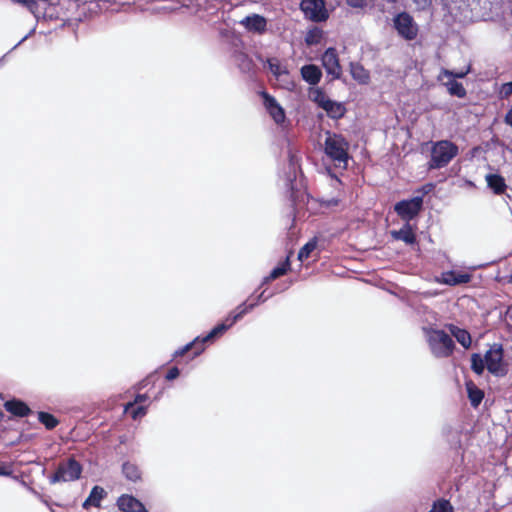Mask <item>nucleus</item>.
<instances>
[{"mask_svg": "<svg viewBox=\"0 0 512 512\" xmlns=\"http://www.w3.org/2000/svg\"><path fill=\"white\" fill-rule=\"evenodd\" d=\"M432 354L436 358H447L454 352L452 337L442 329L424 326L422 328Z\"/></svg>", "mask_w": 512, "mask_h": 512, "instance_id": "nucleus-1", "label": "nucleus"}, {"mask_svg": "<svg viewBox=\"0 0 512 512\" xmlns=\"http://www.w3.org/2000/svg\"><path fill=\"white\" fill-rule=\"evenodd\" d=\"M324 154L331 161L337 162L339 165L343 164V169H347L348 161L351 158L349 142L343 135L327 131L324 141Z\"/></svg>", "mask_w": 512, "mask_h": 512, "instance_id": "nucleus-2", "label": "nucleus"}, {"mask_svg": "<svg viewBox=\"0 0 512 512\" xmlns=\"http://www.w3.org/2000/svg\"><path fill=\"white\" fill-rule=\"evenodd\" d=\"M458 153V146L450 140L432 142L428 169L435 170L446 167Z\"/></svg>", "mask_w": 512, "mask_h": 512, "instance_id": "nucleus-3", "label": "nucleus"}, {"mask_svg": "<svg viewBox=\"0 0 512 512\" xmlns=\"http://www.w3.org/2000/svg\"><path fill=\"white\" fill-rule=\"evenodd\" d=\"M301 172L300 158L291 150H288V167L285 171L284 184L287 196L291 202L293 221L295 220V207L299 201L300 190L297 187V174Z\"/></svg>", "mask_w": 512, "mask_h": 512, "instance_id": "nucleus-4", "label": "nucleus"}, {"mask_svg": "<svg viewBox=\"0 0 512 512\" xmlns=\"http://www.w3.org/2000/svg\"><path fill=\"white\" fill-rule=\"evenodd\" d=\"M82 471L81 463L74 456H70L58 464L55 472L49 476V482L50 484H56L76 481L80 479Z\"/></svg>", "mask_w": 512, "mask_h": 512, "instance_id": "nucleus-5", "label": "nucleus"}, {"mask_svg": "<svg viewBox=\"0 0 512 512\" xmlns=\"http://www.w3.org/2000/svg\"><path fill=\"white\" fill-rule=\"evenodd\" d=\"M486 369L495 377H505L509 372L508 363L504 359V348L500 343H494L486 351Z\"/></svg>", "mask_w": 512, "mask_h": 512, "instance_id": "nucleus-6", "label": "nucleus"}, {"mask_svg": "<svg viewBox=\"0 0 512 512\" xmlns=\"http://www.w3.org/2000/svg\"><path fill=\"white\" fill-rule=\"evenodd\" d=\"M423 209L424 205L420 197L401 199L394 204L395 213L405 222L416 219Z\"/></svg>", "mask_w": 512, "mask_h": 512, "instance_id": "nucleus-7", "label": "nucleus"}, {"mask_svg": "<svg viewBox=\"0 0 512 512\" xmlns=\"http://www.w3.org/2000/svg\"><path fill=\"white\" fill-rule=\"evenodd\" d=\"M393 27L398 35L407 41L414 40L417 37L418 25L406 11H401L394 16Z\"/></svg>", "mask_w": 512, "mask_h": 512, "instance_id": "nucleus-8", "label": "nucleus"}, {"mask_svg": "<svg viewBox=\"0 0 512 512\" xmlns=\"http://www.w3.org/2000/svg\"><path fill=\"white\" fill-rule=\"evenodd\" d=\"M300 10L307 19L315 23L324 22L329 18L324 0H301Z\"/></svg>", "mask_w": 512, "mask_h": 512, "instance_id": "nucleus-9", "label": "nucleus"}, {"mask_svg": "<svg viewBox=\"0 0 512 512\" xmlns=\"http://www.w3.org/2000/svg\"><path fill=\"white\" fill-rule=\"evenodd\" d=\"M321 63L327 75L331 76L330 81L338 80L342 75L338 52L335 47H328L321 56Z\"/></svg>", "mask_w": 512, "mask_h": 512, "instance_id": "nucleus-10", "label": "nucleus"}, {"mask_svg": "<svg viewBox=\"0 0 512 512\" xmlns=\"http://www.w3.org/2000/svg\"><path fill=\"white\" fill-rule=\"evenodd\" d=\"M260 96L263 100V105L267 113L271 116L274 122L276 124H282L286 119L284 108L279 104L276 98L266 90H262L260 92Z\"/></svg>", "mask_w": 512, "mask_h": 512, "instance_id": "nucleus-11", "label": "nucleus"}, {"mask_svg": "<svg viewBox=\"0 0 512 512\" xmlns=\"http://www.w3.org/2000/svg\"><path fill=\"white\" fill-rule=\"evenodd\" d=\"M230 53L233 63L242 74L249 76L255 74V63L245 51L234 49L233 51H230Z\"/></svg>", "mask_w": 512, "mask_h": 512, "instance_id": "nucleus-12", "label": "nucleus"}, {"mask_svg": "<svg viewBox=\"0 0 512 512\" xmlns=\"http://www.w3.org/2000/svg\"><path fill=\"white\" fill-rule=\"evenodd\" d=\"M118 509L122 512H148L145 505L135 496L122 494L116 502Z\"/></svg>", "mask_w": 512, "mask_h": 512, "instance_id": "nucleus-13", "label": "nucleus"}, {"mask_svg": "<svg viewBox=\"0 0 512 512\" xmlns=\"http://www.w3.org/2000/svg\"><path fill=\"white\" fill-rule=\"evenodd\" d=\"M245 29L256 34H264L267 31V19L259 14H251L240 21Z\"/></svg>", "mask_w": 512, "mask_h": 512, "instance_id": "nucleus-14", "label": "nucleus"}, {"mask_svg": "<svg viewBox=\"0 0 512 512\" xmlns=\"http://www.w3.org/2000/svg\"><path fill=\"white\" fill-rule=\"evenodd\" d=\"M4 408L15 417L24 418L32 413L27 403L19 398H12L4 402Z\"/></svg>", "mask_w": 512, "mask_h": 512, "instance_id": "nucleus-15", "label": "nucleus"}, {"mask_svg": "<svg viewBox=\"0 0 512 512\" xmlns=\"http://www.w3.org/2000/svg\"><path fill=\"white\" fill-rule=\"evenodd\" d=\"M300 74L303 81L310 86H316L323 76L322 70L315 64H305L300 68Z\"/></svg>", "mask_w": 512, "mask_h": 512, "instance_id": "nucleus-16", "label": "nucleus"}, {"mask_svg": "<svg viewBox=\"0 0 512 512\" xmlns=\"http://www.w3.org/2000/svg\"><path fill=\"white\" fill-rule=\"evenodd\" d=\"M203 345L204 344H201V336H197L191 342H189L186 345L175 350L173 353L172 360L177 357L184 356L186 353H188L192 349H194V350L192 352L191 358L194 359V358L198 357L204 351L205 348Z\"/></svg>", "mask_w": 512, "mask_h": 512, "instance_id": "nucleus-17", "label": "nucleus"}, {"mask_svg": "<svg viewBox=\"0 0 512 512\" xmlns=\"http://www.w3.org/2000/svg\"><path fill=\"white\" fill-rule=\"evenodd\" d=\"M391 236L395 240H401L405 244L413 245L417 241V237L410 222H405V224L399 230H392Z\"/></svg>", "mask_w": 512, "mask_h": 512, "instance_id": "nucleus-18", "label": "nucleus"}, {"mask_svg": "<svg viewBox=\"0 0 512 512\" xmlns=\"http://www.w3.org/2000/svg\"><path fill=\"white\" fill-rule=\"evenodd\" d=\"M107 496L105 489L99 485L92 487L88 497L82 503L83 509H89L90 507H100L101 501Z\"/></svg>", "mask_w": 512, "mask_h": 512, "instance_id": "nucleus-19", "label": "nucleus"}, {"mask_svg": "<svg viewBox=\"0 0 512 512\" xmlns=\"http://www.w3.org/2000/svg\"><path fill=\"white\" fill-rule=\"evenodd\" d=\"M443 283L449 286H457L467 284L471 281L472 275L469 273H461L454 270L447 271L442 274Z\"/></svg>", "mask_w": 512, "mask_h": 512, "instance_id": "nucleus-20", "label": "nucleus"}, {"mask_svg": "<svg viewBox=\"0 0 512 512\" xmlns=\"http://www.w3.org/2000/svg\"><path fill=\"white\" fill-rule=\"evenodd\" d=\"M322 109L326 112L327 116L333 120L342 119L347 112L344 103L332 99H330Z\"/></svg>", "mask_w": 512, "mask_h": 512, "instance_id": "nucleus-21", "label": "nucleus"}, {"mask_svg": "<svg viewBox=\"0 0 512 512\" xmlns=\"http://www.w3.org/2000/svg\"><path fill=\"white\" fill-rule=\"evenodd\" d=\"M233 325L230 321H226V319L216 324L205 336H201V344H205L207 342H213L216 339L220 338L226 331H228Z\"/></svg>", "mask_w": 512, "mask_h": 512, "instance_id": "nucleus-22", "label": "nucleus"}, {"mask_svg": "<svg viewBox=\"0 0 512 512\" xmlns=\"http://www.w3.org/2000/svg\"><path fill=\"white\" fill-rule=\"evenodd\" d=\"M447 328L451 335L462 347L468 349L471 346L472 338L470 333L466 329L460 328L454 324H448Z\"/></svg>", "mask_w": 512, "mask_h": 512, "instance_id": "nucleus-23", "label": "nucleus"}, {"mask_svg": "<svg viewBox=\"0 0 512 512\" xmlns=\"http://www.w3.org/2000/svg\"><path fill=\"white\" fill-rule=\"evenodd\" d=\"M465 386L471 406L477 408L484 398V392L472 380L466 381Z\"/></svg>", "mask_w": 512, "mask_h": 512, "instance_id": "nucleus-24", "label": "nucleus"}, {"mask_svg": "<svg viewBox=\"0 0 512 512\" xmlns=\"http://www.w3.org/2000/svg\"><path fill=\"white\" fill-rule=\"evenodd\" d=\"M350 73L352 78L361 85H367L370 82V73L363 65L357 62L350 63Z\"/></svg>", "mask_w": 512, "mask_h": 512, "instance_id": "nucleus-25", "label": "nucleus"}, {"mask_svg": "<svg viewBox=\"0 0 512 512\" xmlns=\"http://www.w3.org/2000/svg\"><path fill=\"white\" fill-rule=\"evenodd\" d=\"M253 309L254 305H251L249 301L246 300L227 315L226 321H230L231 324L234 325Z\"/></svg>", "mask_w": 512, "mask_h": 512, "instance_id": "nucleus-26", "label": "nucleus"}, {"mask_svg": "<svg viewBox=\"0 0 512 512\" xmlns=\"http://www.w3.org/2000/svg\"><path fill=\"white\" fill-rule=\"evenodd\" d=\"M487 186L496 195H501L505 192L507 185L505 179L500 174H488L486 176Z\"/></svg>", "mask_w": 512, "mask_h": 512, "instance_id": "nucleus-27", "label": "nucleus"}, {"mask_svg": "<svg viewBox=\"0 0 512 512\" xmlns=\"http://www.w3.org/2000/svg\"><path fill=\"white\" fill-rule=\"evenodd\" d=\"M122 474L126 478V480L136 483L141 480L142 472L139 466L130 461H125L122 464Z\"/></svg>", "mask_w": 512, "mask_h": 512, "instance_id": "nucleus-28", "label": "nucleus"}, {"mask_svg": "<svg viewBox=\"0 0 512 512\" xmlns=\"http://www.w3.org/2000/svg\"><path fill=\"white\" fill-rule=\"evenodd\" d=\"M264 65L268 67L269 71L277 79L289 74L287 67L282 65L278 58H267Z\"/></svg>", "mask_w": 512, "mask_h": 512, "instance_id": "nucleus-29", "label": "nucleus"}, {"mask_svg": "<svg viewBox=\"0 0 512 512\" xmlns=\"http://www.w3.org/2000/svg\"><path fill=\"white\" fill-rule=\"evenodd\" d=\"M309 98L312 102H314L321 109L330 100V98L326 96L323 88H321V87H310L309 88Z\"/></svg>", "mask_w": 512, "mask_h": 512, "instance_id": "nucleus-30", "label": "nucleus"}, {"mask_svg": "<svg viewBox=\"0 0 512 512\" xmlns=\"http://www.w3.org/2000/svg\"><path fill=\"white\" fill-rule=\"evenodd\" d=\"M291 270L290 256L287 255L285 259L279 262L271 271V278H279L286 275Z\"/></svg>", "mask_w": 512, "mask_h": 512, "instance_id": "nucleus-31", "label": "nucleus"}, {"mask_svg": "<svg viewBox=\"0 0 512 512\" xmlns=\"http://www.w3.org/2000/svg\"><path fill=\"white\" fill-rule=\"evenodd\" d=\"M486 369L485 355L482 356L480 353H473L471 355V370L476 375H482Z\"/></svg>", "mask_w": 512, "mask_h": 512, "instance_id": "nucleus-32", "label": "nucleus"}, {"mask_svg": "<svg viewBox=\"0 0 512 512\" xmlns=\"http://www.w3.org/2000/svg\"><path fill=\"white\" fill-rule=\"evenodd\" d=\"M38 421L48 430H53L59 424V420L52 413L46 411L38 412Z\"/></svg>", "mask_w": 512, "mask_h": 512, "instance_id": "nucleus-33", "label": "nucleus"}, {"mask_svg": "<svg viewBox=\"0 0 512 512\" xmlns=\"http://www.w3.org/2000/svg\"><path fill=\"white\" fill-rule=\"evenodd\" d=\"M446 87H447L449 94L452 96H455L458 98H464L467 94L464 85L455 79H450L446 83Z\"/></svg>", "mask_w": 512, "mask_h": 512, "instance_id": "nucleus-34", "label": "nucleus"}, {"mask_svg": "<svg viewBox=\"0 0 512 512\" xmlns=\"http://www.w3.org/2000/svg\"><path fill=\"white\" fill-rule=\"evenodd\" d=\"M318 244L317 237L311 238L308 242H306L299 250L297 258L299 261H304L309 258L311 253L316 249Z\"/></svg>", "mask_w": 512, "mask_h": 512, "instance_id": "nucleus-35", "label": "nucleus"}, {"mask_svg": "<svg viewBox=\"0 0 512 512\" xmlns=\"http://www.w3.org/2000/svg\"><path fill=\"white\" fill-rule=\"evenodd\" d=\"M428 512H454V507L449 500L438 498L433 501L431 509Z\"/></svg>", "mask_w": 512, "mask_h": 512, "instance_id": "nucleus-36", "label": "nucleus"}, {"mask_svg": "<svg viewBox=\"0 0 512 512\" xmlns=\"http://www.w3.org/2000/svg\"><path fill=\"white\" fill-rule=\"evenodd\" d=\"M322 39V30L318 27L310 29L305 36V43L308 46L317 45Z\"/></svg>", "mask_w": 512, "mask_h": 512, "instance_id": "nucleus-37", "label": "nucleus"}, {"mask_svg": "<svg viewBox=\"0 0 512 512\" xmlns=\"http://www.w3.org/2000/svg\"><path fill=\"white\" fill-rule=\"evenodd\" d=\"M273 296V293L266 294V290H263L260 294L255 295V293H252L248 297V301L251 305H254V308L258 305L266 302L268 299H270Z\"/></svg>", "mask_w": 512, "mask_h": 512, "instance_id": "nucleus-38", "label": "nucleus"}, {"mask_svg": "<svg viewBox=\"0 0 512 512\" xmlns=\"http://www.w3.org/2000/svg\"><path fill=\"white\" fill-rule=\"evenodd\" d=\"M435 186L436 185L432 182L425 183L415 190V195L413 197H420V200L424 202V197L432 192Z\"/></svg>", "mask_w": 512, "mask_h": 512, "instance_id": "nucleus-39", "label": "nucleus"}, {"mask_svg": "<svg viewBox=\"0 0 512 512\" xmlns=\"http://www.w3.org/2000/svg\"><path fill=\"white\" fill-rule=\"evenodd\" d=\"M511 95H512V88L510 85V81L502 83L498 90L499 99L507 100L510 98Z\"/></svg>", "mask_w": 512, "mask_h": 512, "instance_id": "nucleus-40", "label": "nucleus"}, {"mask_svg": "<svg viewBox=\"0 0 512 512\" xmlns=\"http://www.w3.org/2000/svg\"><path fill=\"white\" fill-rule=\"evenodd\" d=\"M41 6H40V1L39 0H32L29 7H28V11L34 16L35 20H36V23H39L40 22V17H41V10H40Z\"/></svg>", "mask_w": 512, "mask_h": 512, "instance_id": "nucleus-41", "label": "nucleus"}, {"mask_svg": "<svg viewBox=\"0 0 512 512\" xmlns=\"http://www.w3.org/2000/svg\"><path fill=\"white\" fill-rule=\"evenodd\" d=\"M58 18L56 7H54V10L41 11L40 21H54Z\"/></svg>", "mask_w": 512, "mask_h": 512, "instance_id": "nucleus-42", "label": "nucleus"}, {"mask_svg": "<svg viewBox=\"0 0 512 512\" xmlns=\"http://www.w3.org/2000/svg\"><path fill=\"white\" fill-rule=\"evenodd\" d=\"M147 410L146 406L139 405L131 411V418L134 420L142 418L147 414Z\"/></svg>", "mask_w": 512, "mask_h": 512, "instance_id": "nucleus-43", "label": "nucleus"}, {"mask_svg": "<svg viewBox=\"0 0 512 512\" xmlns=\"http://www.w3.org/2000/svg\"><path fill=\"white\" fill-rule=\"evenodd\" d=\"M469 72V68L466 70V71H459V72H455V71H452V70H447V69H444L443 70V74L447 77H450L451 79H457V78H464Z\"/></svg>", "mask_w": 512, "mask_h": 512, "instance_id": "nucleus-44", "label": "nucleus"}, {"mask_svg": "<svg viewBox=\"0 0 512 512\" xmlns=\"http://www.w3.org/2000/svg\"><path fill=\"white\" fill-rule=\"evenodd\" d=\"M179 375H180V369H179L177 366H173V367H171V368L167 371V373H166V375H165V379H166L167 381H173V380H175L176 378H178V377H179Z\"/></svg>", "mask_w": 512, "mask_h": 512, "instance_id": "nucleus-45", "label": "nucleus"}, {"mask_svg": "<svg viewBox=\"0 0 512 512\" xmlns=\"http://www.w3.org/2000/svg\"><path fill=\"white\" fill-rule=\"evenodd\" d=\"M368 0H346L348 6L352 8H364L367 6Z\"/></svg>", "mask_w": 512, "mask_h": 512, "instance_id": "nucleus-46", "label": "nucleus"}, {"mask_svg": "<svg viewBox=\"0 0 512 512\" xmlns=\"http://www.w3.org/2000/svg\"><path fill=\"white\" fill-rule=\"evenodd\" d=\"M40 1V10L41 11H47V10H54V7L57 6V3L52 2L51 0H39Z\"/></svg>", "mask_w": 512, "mask_h": 512, "instance_id": "nucleus-47", "label": "nucleus"}, {"mask_svg": "<svg viewBox=\"0 0 512 512\" xmlns=\"http://www.w3.org/2000/svg\"><path fill=\"white\" fill-rule=\"evenodd\" d=\"M13 475L12 469L7 467L4 463L0 462V476L11 477Z\"/></svg>", "mask_w": 512, "mask_h": 512, "instance_id": "nucleus-48", "label": "nucleus"}, {"mask_svg": "<svg viewBox=\"0 0 512 512\" xmlns=\"http://www.w3.org/2000/svg\"><path fill=\"white\" fill-rule=\"evenodd\" d=\"M420 9H426L432 4V0H413Z\"/></svg>", "mask_w": 512, "mask_h": 512, "instance_id": "nucleus-49", "label": "nucleus"}, {"mask_svg": "<svg viewBox=\"0 0 512 512\" xmlns=\"http://www.w3.org/2000/svg\"><path fill=\"white\" fill-rule=\"evenodd\" d=\"M36 26H37V24L31 30H29V32L16 45H14V47L12 49L17 48L25 40H27L29 37H31L36 32Z\"/></svg>", "mask_w": 512, "mask_h": 512, "instance_id": "nucleus-50", "label": "nucleus"}, {"mask_svg": "<svg viewBox=\"0 0 512 512\" xmlns=\"http://www.w3.org/2000/svg\"><path fill=\"white\" fill-rule=\"evenodd\" d=\"M13 3L22 6L25 9H28L32 0H11Z\"/></svg>", "mask_w": 512, "mask_h": 512, "instance_id": "nucleus-51", "label": "nucleus"}, {"mask_svg": "<svg viewBox=\"0 0 512 512\" xmlns=\"http://www.w3.org/2000/svg\"><path fill=\"white\" fill-rule=\"evenodd\" d=\"M274 280H276V279L275 278H271V274L269 273L267 276H265L262 279L258 289H260L262 286H264V285H266V284H268V283H270L271 281H274Z\"/></svg>", "mask_w": 512, "mask_h": 512, "instance_id": "nucleus-52", "label": "nucleus"}, {"mask_svg": "<svg viewBox=\"0 0 512 512\" xmlns=\"http://www.w3.org/2000/svg\"><path fill=\"white\" fill-rule=\"evenodd\" d=\"M148 399L147 394H137L134 399V403H142Z\"/></svg>", "mask_w": 512, "mask_h": 512, "instance_id": "nucleus-53", "label": "nucleus"}, {"mask_svg": "<svg viewBox=\"0 0 512 512\" xmlns=\"http://www.w3.org/2000/svg\"><path fill=\"white\" fill-rule=\"evenodd\" d=\"M327 170V173L328 175L332 178V179H335L336 181H338L339 183L341 182L340 179L337 177V175L333 172L332 168L330 167H327L326 168Z\"/></svg>", "mask_w": 512, "mask_h": 512, "instance_id": "nucleus-54", "label": "nucleus"}, {"mask_svg": "<svg viewBox=\"0 0 512 512\" xmlns=\"http://www.w3.org/2000/svg\"><path fill=\"white\" fill-rule=\"evenodd\" d=\"M150 376L139 382V388H145L149 383Z\"/></svg>", "mask_w": 512, "mask_h": 512, "instance_id": "nucleus-55", "label": "nucleus"}, {"mask_svg": "<svg viewBox=\"0 0 512 512\" xmlns=\"http://www.w3.org/2000/svg\"><path fill=\"white\" fill-rule=\"evenodd\" d=\"M5 417L4 412L0 409V421H2Z\"/></svg>", "mask_w": 512, "mask_h": 512, "instance_id": "nucleus-56", "label": "nucleus"}, {"mask_svg": "<svg viewBox=\"0 0 512 512\" xmlns=\"http://www.w3.org/2000/svg\"><path fill=\"white\" fill-rule=\"evenodd\" d=\"M162 395V391L158 392V394H156V396L154 397L155 400H158Z\"/></svg>", "mask_w": 512, "mask_h": 512, "instance_id": "nucleus-57", "label": "nucleus"}, {"mask_svg": "<svg viewBox=\"0 0 512 512\" xmlns=\"http://www.w3.org/2000/svg\"><path fill=\"white\" fill-rule=\"evenodd\" d=\"M487 265H488V264H480V265L476 266L475 268H484V267H486Z\"/></svg>", "mask_w": 512, "mask_h": 512, "instance_id": "nucleus-58", "label": "nucleus"}, {"mask_svg": "<svg viewBox=\"0 0 512 512\" xmlns=\"http://www.w3.org/2000/svg\"><path fill=\"white\" fill-rule=\"evenodd\" d=\"M19 442H20V438H19V439H15V441H14V442H12V443H11V445H16V444H18Z\"/></svg>", "mask_w": 512, "mask_h": 512, "instance_id": "nucleus-59", "label": "nucleus"}, {"mask_svg": "<svg viewBox=\"0 0 512 512\" xmlns=\"http://www.w3.org/2000/svg\"><path fill=\"white\" fill-rule=\"evenodd\" d=\"M508 282L512 284V273H511V274H510V276H509V280H508Z\"/></svg>", "mask_w": 512, "mask_h": 512, "instance_id": "nucleus-60", "label": "nucleus"}, {"mask_svg": "<svg viewBox=\"0 0 512 512\" xmlns=\"http://www.w3.org/2000/svg\"><path fill=\"white\" fill-rule=\"evenodd\" d=\"M3 59H4V56L2 58H0V63L3 61Z\"/></svg>", "mask_w": 512, "mask_h": 512, "instance_id": "nucleus-61", "label": "nucleus"}, {"mask_svg": "<svg viewBox=\"0 0 512 512\" xmlns=\"http://www.w3.org/2000/svg\"><path fill=\"white\" fill-rule=\"evenodd\" d=\"M510 85H511V88H512V81H510Z\"/></svg>", "mask_w": 512, "mask_h": 512, "instance_id": "nucleus-62", "label": "nucleus"}]
</instances>
